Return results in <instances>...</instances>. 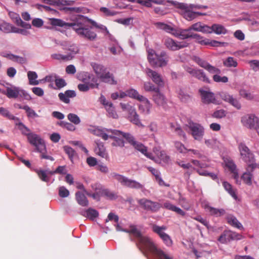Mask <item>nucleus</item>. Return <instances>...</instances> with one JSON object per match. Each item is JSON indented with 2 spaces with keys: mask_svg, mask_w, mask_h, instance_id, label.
<instances>
[{
  "mask_svg": "<svg viewBox=\"0 0 259 259\" xmlns=\"http://www.w3.org/2000/svg\"><path fill=\"white\" fill-rule=\"evenodd\" d=\"M177 36L183 39L189 38L195 39L200 44H207L208 42L207 40H203V37L199 34L193 32L190 26L187 29L180 30Z\"/></svg>",
  "mask_w": 259,
  "mask_h": 259,
  "instance_id": "nucleus-8",
  "label": "nucleus"
},
{
  "mask_svg": "<svg viewBox=\"0 0 259 259\" xmlns=\"http://www.w3.org/2000/svg\"><path fill=\"white\" fill-rule=\"evenodd\" d=\"M138 203L143 209L151 212H157L162 207L160 203L145 198L139 199Z\"/></svg>",
  "mask_w": 259,
  "mask_h": 259,
  "instance_id": "nucleus-10",
  "label": "nucleus"
},
{
  "mask_svg": "<svg viewBox=\"0 0 259 259\" xmlns=\"http://www.w3.org/2000/svg\"><path fill=\"white\" fill-rule=\"evenodd\" d=\"M153 101L155 103L159 106H163L166 103V100L164 96L160 92V90L158 92L153 93L152 95Z\"/></svg>",
  "mask_w": 259,
  "mask_h": 259,
  "instance_id": "nucleus-27",
  "label": "nucleus"
},
{
  "mask_svg": "<svg viewBox=\"0 0 259 259\" xmlns=\"http://www.w3.org/2000/svg\"><path fill=\"white\" fill-rule=\"evenodd\" d=\"M193 76L204 82H209L208 78L201 70H197Z\"/></svg>",
  "mask_w": 259,
  "mask_h": 259,
  "instance_id": "nucleus-47",
  "label": "nucleus"
},
{
  "mask_svg": "<svg viewBox=\"0 0 259 259\" xmlns=\"http://www.w3.org/2000/svg\"><path fill=\"white\" fill-rule=\"evenodd\" d=\"M164 44L167 49L172 51L179 50L186 48L188 46V43L187 42H178L169 37L165 38L164 40Z\"/></svg>",
  "mask_w": 259,
  "mask_h": 259,
  "instance_id": "nucleus-11",
  "label": "nucleus"
},
{
  "mask_svg": "<svg viewBox=\"0 0 259 259\" xmlns=\"http://www.w3.org/2000/svg\"><path fill=\"white\" fill-rule=\"evenodd\" d=\"M175 147L177 150L182 154H186L188 153V149H187L185 145L181 142L176 141L175 142Z\"/></svg>",
  "mask_w": 259,
  "mask_h": 259,
  "instance_id": "nucleus-48",
  "label": "nucleus"
},
{
  "mask_svg": "<svg viewBox=\"0 0 259 259\" xmlns=\"http://www.w3.org/2000/svg\"><path fill=\"white\" fill-rule=\"evenodd\" d=\"M254 169H252V170H248L247 166H246V171L244 172L242 176H241V179L245 184L249 185H251L252 179L253 178L252 172Z\"/></svg>",
  "mask_w": 259,
  "mask_h": 259,
  "instance_id": "nucleus-28",
  "label": "nucleus"
},
{
  "mask_svg": "<svg viewBox=\"0 0 259 259\" xmlns=\"http://www.w3.org/2000/svg\"><path fill=\"white\" fill-rule=\"evenodd\" d=\"M146 73L157 86L162 88L164 85V80L160 74L150 68H147Z\"/></svg>",
  "mask_w": 259,
  "mask_h": 259,
  "instance_id": "nucleus-12",
  "label": "nucleus"
},
{
  "mask_svg": "<svg viewBox=\"0 0 259 259\" xmlns=\"http://www.w3.org/2000/svg\"><path fill=\"white\" fill-rule=\"evenodd\" d=\"M202 102L206 104L212 103L214 104H219V101L215 99L213 93L202 89L199 90Z\"/></svg>",
  "mask_w": 259,
  "mask_h": 259,
  "instance_id": "nucleus-15",
  "label": "nucleus"
},
{
  "mask_svg": "<svg viewBox=\"0 0 259 259\" xmlns=\"http://www.w3.org/2000/svg\"><path fill=\"white\" fill-rule=\"evenodd\" d=\"M140 101L142 102V103L141 104L139 105V109L141 111V112L144 114H146V115H148V114H150V109L152 107V105L150 103L149 101L148 100V103H149V106H150L148 111H147V108H146L147 104H146V101Z\"/></svg>",
  "mask_w": 259,
  "mask_h": 259,
  "instance_id": "nucleus-46",
  "label": "nucleus"
},
{
  "mask_svg": "<svg viewBox=\"0 0 259 259\" xmlns=\"http://www.w3.org/2000/svg\"><path fill=\"white\" fill-rule=\"evenodd\" d=\"M148 60L151 65L154 67H163L166 65L168 57L164 52L158 55L155 54L154 50L149 49L148 51Z\"/></svg>",
  "mask_w": 259,
  "mask_h": 259,
  "instance_id": "nucleus-4",
  "label": "nucleus"
},
{
  "mask_svg": "<svg viewBox=\"0 0 259 259\" xmlns=\"http://www.w3.org/2000/svg\"><path fill=\"white\" fill-rule=\"evenodd\" d=\"M35 171L41 181L45 182H49L50 177L48 176L46 170L36 169Z\"/></svg>",
  "mask_w": 259,
  "mask_h": 259,
  "instance_id": "nucleus-42",
  "label": "nucleus"
},
{
  "mask_svg": "<svg viewBox=\"0 0 259 259\" xmlns=\"http://www.w3.org/2000/svg\"><path fill=\"white\" fill-rule=\"evenodd\" d=\"M9 16L13 22L17 25H18L19 23L21 22L22 20L18 14L14 12H10L9 13Z\"/></svg>",
  "mask_w": 259,
  "mask_h": 259,
  "instance_id": "nucleus-55",
  "label": "nucleus"
},
{
  "mask_svg": "<svg viewBox=\"0 0 259 259\" xmlns=\"http://www.w3.org/2000/svg\"><path fill=\"white\" fill-rule=\"evenodd\" d=\"M102 193L104 196L107 197L110 200H115L117 198V195L115 193L108 189L104 190Z\"/></svg>",
  "mask_w": 259,
  "mask_h": 259,
  "instance_id": "nucleus-58",
  "label": "nucleus"
},
{
  "mask_svg": "<svg viewBox=\"0 0 259 259\" xmlns=\"http://www.w3.org/2000/svg\"><path fill=\"white\" fill-rule=\"evenodd\" d=\"M111 176L124 187L135 189H142L144 187L143 185L139 182L128 179L123 175L112 172L111 174Z\"/></svg>",
  "mask_w": 259,
  "mask_h": 259,
  "instance_id": "nucleus-7",
  "label": "nucleus"
},
{
  "mask_svg": "<svg viewBox=\"0 0 259 259\" xmlns=\"http://www.w3.org/2000/svg\"><path fill=\"white\" fill-rule=\"evenodd\" d=\"M204 208L207 212L209 213L210 215L216 217L223 216L226 213V211L224 209H218L211 207L208 204H205L204 206Z\"/></svg>",
  "mask_w": 259,
  "mask_h": 259,
  "instance_id": "nucleus-26",
  "label": "nucleus"
},
{
  "mask_svg": "<svg viewBox=\"0 0 259 259\" xmlns=\"http://www.w3.org/2000/svg\"><path fill=\"white\" fill-rule=\"evenodd\" d=\"M191 29L193 31L201 32L203 33H211L210 27L202 24L200 22L195 23L190 26Z\"/></svg>",
  "mask_w": 259,
  "mask_h": 259,
  "instance_id": "nucleus-24",
  "label": "nucleus"
},
{
  "mask_svg": "<svg viewBox=\"0 0 259 259\" xmlns=\"http://www.w3.org/2000/svg\"><path fill=\"white\" fill-rule=\"evenodd\" d=\"M243 124L249 128H254L256 131L259 126V118L253 115H248L242 119Z\"/></svg>",
  "mask_w": 259,
  "mask_h": 259,
  "instance_id": "nucleus-16",
  "label": "nucleus"
},
{
  "mask_svg": "<svg viewBox=\"0 0 259 259\" xmlns=\"http://www.w3.org/2000/svg\"><path fill=\"white\" fill-rule=\"evenodd\" d=\"M167 229L165 226H158L155 224H153L152 226V231L156 234H158V236L161 238L165 234L164 231Z\"/></svg>",
  "mask_w": 259,
  "mask_h": 259,
  "instance_id": "nucleus-36",
  "label": "nucleus"
},
{
  "mask_svg": "<svg viewBox=\"0 0 259 259\" xmlns=\"http://www.w3.org/2000/svg\"><path fill=\"white\" fill-rule=\"evenodd\" d=\"M250 67L254 71H259V60H253L248 62Z\"/></svg>",
  "mask_w": 259,
  "mask_h": 259,
  "instance_id": "nucleus-62",
  "label": "nucleus"
},
{
  "mask_svg": "<svg viewBox=\"0 0 259 259\" xmlns=\"http://www.w3.org/2000/svg\"><path fill=\"white\" fill-rule=\"evenodd\" d=\"M154 25L157 28L163 30L167 32H171L174 30L170 25L163 22H156Z\"/></svg>",
  "mask_w": 259,
  "mask_h": 259,
  "instance_id": "nucleus-40",
  "label": "nucleus"
},
{
  "mask_svg": "<svg viewBox=\"0 0 259 259\" xmlns=\"http://www.w3.org/2000/svg\"><path fill=\"white\" fill-rule=\"evenodd\" d=\"M19 108L24 110L28 118H34L38 116V114L35 112L34 110L31 109L28 105L20 106Z\"/></svg>",
  "mask_w": 259,
  "mask_h": 259,
  "instance_id": "nucleus-38",
  "label": "nucleus"
},
{
  "mask_svg": "<svg viewBox=\"0 0 259 259\" xmlns=\"http://www.w3.org/2000/svg\"><path fill=\"white\" fill-rule=\"evenodd\" d=\"M144 88L146 92H153V93H155L159 90L160 87H156L150 82H146L144 84Z\"/></svg>",
  "mask_w": 259,
  "mask_h": 259,
  "instance_id": "nucleus-45",
  "label": "nucleus"
},
{
  "mask_svg": "<svg viewBox=\"0 0 259 259\" xmlns=\"http://www.w3.org/2000/svg\"><path fill=\"white\" fill-rule=\"evenodd\" d=\"M114 131L117 130L108 128H95L93 131V133L95 136L101 137L103 140L106 141L109 138H110V136H112L109 135V134L111 133L112 135H114V133L113 132Z\"/></svg>",
  "mask_w": 259,
  "mask_h": 259,
  "instance_id": "nucleus-20",
  "label": "nucleus"
},
{
  "mask_svg": "<svg viewBox=\"0 0 259 259\" xmlns=\"http://www.w3.org/2000/svg\"><path fill=\"white\" fill-rule=\"evenodd\" d=\"M240 239V235L230 231H225L218 238V241L221 243H226L232 240Z\"/></svg>",
  "mask_w": 259,
  "mask_h": 259,
  "instance_id": "nucleus-18",
  "label": "nucleus"
},
{
  "mask_svg": "<svg viewBox=\"0 0 259 259\" xmlns=\"http://www.w3.org/2000/svg\"><path fill=\"white\" fill-rule=\"evenodd\" d=\"M58 124L62 127L66 128L69 131H74L76 129L74 125H73L72 123L68 122L61 121L58 122Z\"/></svg>",
  "mask_w": 259,
  "mask_h": 259,
  "instance_id": "nucleus-54",
  "label": "nucleus"
},
{
  "mask_svg": "<svg viewBox=\"0 0 259 259\" xmlns=\"http://www.w3.org/2000/svg\"><path fill=\"white\" fill-rule=\"evenodd\" d=\"M68 119L75 124H78L80 122L79 117L75 114L69 113L67 115Z\"/></svg>",
  "mask_w": 259,
  "mask_h": 259,
  "instance_id": "nucleus-56",
  "label": "nucleus"
},
{
  "mask_svg": "<svg viewBox=\"0 0 259 259\" xmlns=\"http://www.w3.org/2000/svg\"><path fill=\"white\" fill-rule=\"evenodd\" d=\"M110 139H112L114 140V142L112 143V146H118L120 147H123L124 146V141L123 139L113 135L110 136Z\"/></svg>",
  "mask_w": 259,
  "mask_h": 259,
  "instance_id": "nucleus-51",
  "label": "nucleus"
},
{
  "mask_svg": "<svg viewBox=\"0 0 259 259\" xmlns=\"http://www.w3.org/2000/svg\"><path fill=\"white\" fill-rule=\"evenodd\" d=\"M92 66L95 72L103 82L110 84H117V81L114 79L113 74L107 71L106 68L104 66L96 63Z\"/></svg>",
  "mask_w": 259,
  "mask_h": 259,
  "instance_id": "nucleus-6",
  "label": "nucleus"
},
{
  "mask_svg": "<svg viewBox=\"0 0 259 259\" xmlns=\"http://www.w3.org/2000/svg\"><path fill=\"white\" fill-rule=\"evenodd\" d=\"M106 108V110H107L108 116L109 117H112L113 118H117L118 117V115L117 114L114 107H113V105L112 103H111L110 104H108L107 106H106L105 107Z\"/></svg>",
  "mask_w": 259,
  "mask_h": 259,
  "instance_id": "nucleus-49",
  "label": "nucleus"
},
{
  "mask_svg": "<svg viewBox=\"0 0 259 259\" xmlns=\"http://www.w3.org/2000/svg\"><path fill=\"white\" fill-rule=\"evenodd\" d=\"M82 81L84 83H88L91 89H98L99 88L98 79L93 74L85 73L82 79Z\"/></svg>",
  "mask_w": 259,
  "mask_h": 259,
  "instance_id": "nucleus-19",
  "label": "nucleus"
},
{
  "mask_svg": "<svg viewBox=\"0 0 259 259\" xmlns=\"http://www.w3.org/2000/svg\"><path fill=\"white\" fill-rule=\"evenodd\" d=\"M190 133L193 138L198 141L203 139L204 135V128L200 124L192 121L189 122L187 125Z\"/></svg>",
  "mask_w": 259,
  "mask_h": 259,
  "instance_id": "nucleus-9",
  "label": "nucleus"
},
{
  "mask_svg": "<svg viewBox=\"0 0 259 259\" xmlns=\"http://www.w3.org/2000/svg\"><path fill=\"white\" fill-rule=\"evenodd\" d=\"M133 146L136 150L140 151L141 153L144 154L147 157L149 158V159L152 160L156 161V160L155 159L154 157L153 156L152 154L151 153L148 152L147 148L141 143L136 141L135 142V144H134Z\"/></svg>",
  "mask_w": 259,
  "mask_h": 259,
  "instance_id": "nucleus-22",
  "label": "nucleus"
},
{
  "mask_svg": "<svg viewBox=\"0 0 259 259\" xmlns=\"http://www.w3.org/2000/svg\"><path fill=\"white\" fill-rule=\"evenodd\" d=\"M18 126L22 134L27 135L29 142L35 147L38 152L46 151V145L44 141L39 136L33 133L27 134L26 132H29L30 130L22 122H20Z\"/></svg>",
  "mask_w": 259,
  "mask_h": 259,
  "instance_id": "nucleus-2",
  "label": "nucleus"
},
{
  "mask_svg": "<svg viewBox=\"0 0 259 259\" xmlns=\"http://www.w3.org/2000/svg\"><path fill=\"white\" fill-rule=\"evenodd\" d=\"M157 157L165 163H167L169 160V157L167 156L164 151H161L157 153Z\"/></svg>",
  "mask_w": 259,
  "mask_h": 259,
  "instance_id": "nucleus-64",
  "label": "nucleus"
},
{
  "mask_svg": "<svg viewBox=\"0 0 259 259\" xmlns=\"http://www.w3.org/2000/svg\"><path fill=\"white\" fill-rule=\"evenodd\" d=\"M238 149L240 156L251 151L243 142H240L238 144Z\"/></svg>",
  "mask_w": 259,
  "mask_h": 259,
  "instance_id": "nucleus-52",
  "label": "nucleus"
},
{
  "mask_svg": "<svg viewBox=\"0 0 259 259\" xmlns=\"http://www.w3.org/2000/svg\"><path fill=\"white\" fill-rule=\"evenodd\" d=\"M9 98H17L19 94V91L17 88H7L6 92L4 93Z\"/></svg>",
  "mask_w": 259,
  "mask_h": 259,
  "instance_id": "nucleus-33",
  "label": "nucleus"
},
{
  "mask_svg": "<svg viewBox=\"0 0 259 259\" xmlns=\"http://www.w3.org/2000/svg\"><path fill=\"white\" fill-rule=\"evenodd\" d=\"M27 76L30 84L37 85L39 84V81L36 80L37 75L35 72L29 71L27 73Z\"/></svg>",
  "mask_w": 259,
  "mask_h": 259,
  "instance_id": "nucleus-39",
  "label": "nucleus"
},
{
  "mask_svg": "<svg viewBox=\"0 0 259 259\" xmlns=\"http://www.w3.org/2000/svg\"><path fill=\"white\" fill-rule=\"evenodd\" d=\"M130 120L134 124L141 127H145V125L142 123L140 119L139 115L135 110L132 114L128 115Z\"/></svg>",
  "mask_w": 259,
  "mask_h": 259,
  "instance_id": "nucleus-31",
  "label": "nucleus"
},
{
  "mask_svg": "<svg viewBox=\"0 0 259 259\" xmlns=\"http://www.w3.org/2000/svg\"><path fill=\"white\" fill-rule=\"evenodd\" d=\"M242 160L246 164L248 170L255 169L256 162L254 154L251 151L240 156Z\"/></svg>",
  "mask_w": 259,
  "mask_h": 259,
  "instance_id": "nucleus-17",
  "label": "nucleus"
},
{
  "mask_svg": "<svg viewBox=\"0 0 259 259\" xmlns=\"http://www.w3.org/2000/svg\"><path fill=\"white\" fill-rule=\"evenodd\" d=\"M75 198L78 203L82 206H86L88 205L89 202L85 196L80 192H77L75 193Z\"/></svg>",
  "mask_w": 259,
  "mask_h": 259,
  "instance_id": "nucleus-30",
  "label": "nucleus"
},
{
  "mask_svg": "<svg viewBox=\"0 0 259 259\" xmlns=\"http://www.w3.org/2000/svg\"><path fill=\"white\" fill-rule=\"evenodd\" d=\"M15 26L13 25L4 22L2 23L0 26V30L4 32L5 33H9L11 32H13V30H14Z\"/></svg>",
  "mask_w": 259,
  "mask_h": 259,
  "instance_id": "nucleus-44",
  "label": "nucleus"
},
{
  "mask_svg": "<svg viewBox=\"0 0 259 259\" xmlns=\"http://www.w3.org/2000/svg\"><path fill=\"white\" fill-rule=\"evenodd\" d=\"M127 93V96L135 99L138 101H145L147 104V111H148L149 109V104L148 102V99L142 95L139 94L137 91L135 89H132L126 91Z\"/></svg>",
  "mask_w": 259,
  "mask_h": 259,
  "instance_id": "nucleus-23",
  "label": "nucleus"
},
{
  "mask_svg": "<svg viewBox=\"0 0 259 259\" xmlns=\"http://www.w3.org/2000/svg\"><path fill=\"white\" fill-rule=\"evenodd\" d=\"M0 114L9 119H14L15 118L13 115L11 114L7 109L4 107H0Z\"/></svg>",
  "mask_w": 259,
  "mask_h": 259,
  "instance_id": "nucleus-57",
  "label": "nucleus"
},
{
  "mask_svg": "<svg viewBox=\"0 0 259 259\" xmlns=\"http://www.w3.org/2000/svg\"><path fill=\"white\" fill-rule=\"evenodd\" d=\"M100 11L103 13L106 16H114L119 14V12L111 10L106 7H101Z\"/></svg>",
  "mask_w": 259,
  "mask_h": 259,
  "instance_id": "nucleus-50",
  "label": "nucleus"
},
{
  "mask_svg": "<svg viewBox=\"0 0 259 259\" xmlns=\"http://www.w3.org/2000/svg\"><path fill=\"white\" fill-rule=\"evenodd\" d=\"M224 65L227 67H236L238 65V63L235 58L232 57H228L223 62Z\"/></svg>",
  "mask_w": 259,
  "mask_h": 259,
  "instance_id": "nucleus-43",
  "label": "nucleus"
},
{
  "mask_svg": "<svg viewBox=\"0 0 259 259\" xmlns=\"http://www.w3.org/2000/svg\"><path fill=\"white\" fill-rule=\"evenodd\" d=\"M95 152L96 154L102 158H107L108 157V154L106 152L105 148L104 145L101 143L97 144V147L95 148Z\"/></svg>",
  "mask_w": 259,
  "mask_h": 259,
  "instance_id": "nucleus-32",
  "label": "nucleus"
},
{
  "mask_svg": "<svg viewBox=\"0 0 259 259\" xmlns=\"http://www.w3.org/2000/svg\"><path fill=\"white\" fill-rule=\"evenodd\" d=\"M223 185L225 189L229 193V194L235 199H237V196L235 190L233 189L232 185L227 182H224Z\"/></svg>",
  "mask_w": 259,
  "mask_h": 259,
  "instance_id": "nucleus-41",
  "label": "nucleus"
},
{
  "mask_svg": "<svg viewBox=\"0 0 259 259\" xmlns=\"http://www.w3.org/2000/svg\"><path fill=\"white\" fill-rule=\"evenodd\" d=\"M50 21L51 24L55 26L72 27L73 24V21L71 23H67L60 19L52 18L50 19Z\"/></svg>",
  "mask_w": 259,
  "mask_h": 259,
  "instance_id": "nucleus-29",
  "label": "nucleus"
},
{
  "mask_svg": "<svg viewBox=\"0 0 259 259\" xmlns=\"http://www.w3.org/2000/svg\"><path fill=\"white\" fill-rule=\"evenodd\" d=\"M87 23H90L96 28L102 30L107 29L105 26L102 25H98L95 21L87 17L78 15L73 20V24L72 28L79 36L84 39L93 41L97 37V34L91 30V27H88Z\"/></svg>",
  "mask_w": 259,
  "mask_h": 259,
  "instance_id": "nucleus-1",
  "label": "nucleus"
},
{
  "mask_svg": "<svg viewBox=\"0 0 259 259\" xmlns=\"http://www.w3.org/2000/svg\"><path fill=\"white\" fill-rule=\"evenodd\" d=\"M69 195V191L64 186L59 188V195L62 198L67 197Z\"/></svg>",
  "mask_w": 259,
  "mask_h": 259,
  "instance_id": "nucleus-63",
  "label": "nucleus"
},
{
  "mask_svg": "<svg viewBox=\"0 0 259 259\" xmlns=\"http://www.w3.org/2000/svg\"><path fill=\"white\" fill-rule=\"evenodd\" d=\"M219 95L223 100L229 103L237 109L239 110L241 108V104L239 100L237 98L233 97L232 95L224 92L220 93Z\"/></svg>",
  "mask_w": 259,
  "mask_h": 259,
  "instance_id": "nucleus-14",
  "label": "nucleus"
},
{
  "mask_svg": "<svg viewBox=\"0 0 259 259\" xmlns=\"http://www.w3.org/2000/svg\"><path fill=\"white\" fill-rule=\"evenodd\" d=\"M239 95L242 97L245 98L248 100H251L254 98L252 94L244 89L241 90L239 91Z\"/></svg>",
  "mask_w": 259,
  "mask_h": 259,
  "instance_id": "nucleus-59",
  "label": "nucleus"
},
{
  "mask_svg": "<svg viewBox=\"0 0 259 259\" xmlns=\"http://www.w3.org/2000/svg\"><path fill=\"white\" fill-rule=\"evenodd\" d=\"M130 228V230L126 229L124 232L133 234L137 239V246L142 252H144L145 250L152 242V240L147 237L142 236L140 231L137 229L136 226H131Z\"/></svg>",
  "mask_w": 259,
  "mask_h": 259,
  "instance_id": "nucleus-5",
  "label": "nucleus"
},
{
  "mask_svg": "<svg viewBox=\"0 0 259 259\" xmlns=\"http://www.w3.org/2000/svg\"><path fill=\"white\" fill-rule=\"evenodd\" d=\"M167 2L179 9L181 10L180 14L184 18L188 21H190L193 20L196 18L197 16L206 15V14L205 13L193 11V10L190 8L188 5L187 4L180 3L173 1H168Z\"/></svg>",
  "mask_w": 259,
  "mask_h": 259,
  "instance_id": "nucleus-3",
  "label": "nucleus"
},
{
  "mask_svg": "<svg viewBox=\"0 0 259 259\" xmlns=\"http://www.w3.org/2000/svg\"><path fill=\"white\" fill-rule=\"evenodd\" d=\"M210 29L211 32L213 31L217 34H225L227 32V29L223 26L220 24H213L210 27Z\"/></svg>",
  "mask_w": 259,
  "mask_h": 259,
  "instance_id": "nucleus-35",
  "label": "nucleus"
},
{
  "mask_svg": "<svg viewBox=\"0 0 259 259\" xmlns=\"http://www.w3.org/2000/svg\"><path fill=\"white\" fill-rule=\"evenodd\" d=\"M144 251H149L155 255L158 259H172L169 254L158 249L152 242Z\"/></svg>",
  "mask_w": 259,
  "mask_h": 259,
  "instance_id": "nucleus-13",
  "label": "nucleus"
},
{
  "mask_svg": "<svg viewBox=\"0 0 259 259\" xmlns=\"http://www.w3.org/2000/svg\"><path fill=\"white\" fill-rule=\"evenodd\" d=\"M63 149L65 152L68 155L69 159L72 160L75 153V151L73 148L68 146H64Z\"/></svg>",
  "mask_w": 259,
  "mask_h": 259,
  "instance_id": "nucleus-60",
  "label": "nucleus"
},
{
  "mask_svg": "<svg viewBox=\"0 0 259 259\" xmlns=\"http://www.w3.org/2000/svg\"><path fill=\"white\" fill-rule=\"evenodd\" d=\"M120 105L123 111H126L128 112V115H130L131 114H132L133 112H134L136 110L135 107L131 105L128 103L125 104L121 103L120 104Z\"/></svg>",
  "mask_w": 259,
  "mask_h": 259,
  "instance_id": "nucleus-53",
  "label": "nucleus"
},
{
  "mask_svg": "<svg viewBox=\"0 0 259 259\" xmlns=\"http://www.w3.org/2000/svg\"><path fill=\"white\" fill-rule=\"evenodd\" d=\"M227 220L228 223L230 225L234 226V227H236L238 229L243 228L241 224L238 221V220L234 216L232 215H229L227 218Z\"/></svg>",
  "mask_w": 259,
  "mask_h": 259,
  "instance_id": "nucleus-37",
  "label": "nucleus"
},
{
  "mask_svg": "<svg viewBox=\"0 0 259 259\" xmlns=\"http://www.w3.org/2000/svg\"><path fill=\"white\" fill-rule=\"evenodd\" d=\"M193 60L200 67L204 68V69L206 68L207 64H208V63L206 61L197 56H194L193 57Z\"/></svg>",
  "mask_w": 259,
  "mask_h": 259,
  "instance_id": "nucleus-61",
  "label": "nucleus"
},
{
  "mask_svg": "<svg viewBox=\"0 0 259 259\" xmlns=\"http://www.w3.org/2000/svg\"><path fill=\"white\" fill-rule=\"evenodd\" d=\"M114 135L117 136H121L124 138L126 141L131 145L135 144V142L137 141L135 137L130 133H124L121 131L117 130L113 131Z\"/></svg>",
  "mask_w": 259,
  "mask_h": 259,
  "instance_id": "nucleus-25",
  "label": "nucleus"
},
{
  "mask_svg": "<svg viewBox=\"0 0 259 259\" xmlns=\"http://www.w3.org/2000/svg\"><path fill=\"white\" fill-rule=\"evenodd\" d=\"M224 162L226 166L229 169L230 172L233 174L234 178L237 181L239 178V175L237 169L236 165L234 161L230 158H226L224 159Z\"/></svg>",
  "mask_w": 259,
  "mask_h": 259,
  "instance_id": "nucleus-21",
  "label": "nucleus"
},
{
  "mask_svg": "<svg viewBox=\"0 0 259 259\" xmlns=\"http://www.w3.org/2000/svg\"><path fill=\"white\" fill-rule=\"evenodd\" d=\"M82 214L91 220H94L99 216V212L93 208H89L84 212V214L82 213Z\"/></svg>",
  "mask_w": 259,
  "mask_h": 259,
  "instance_id": "nucleus-34",
  "label": "nucleus"
}]
</instances>
